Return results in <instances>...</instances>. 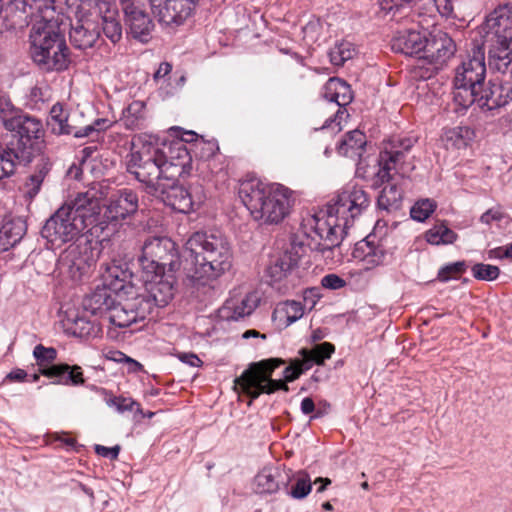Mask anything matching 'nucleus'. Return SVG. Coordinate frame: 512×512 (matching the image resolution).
<instances>
[{"label":"nucleus","mask_w":512,"mask_h":512,"mask_svg":"<svg viewBox=\"0 0 512 512\" xmlns=\"http://www.w3.org/2000/svg\"><path fill=\"white\" fill-rule=\"evenodd\" d=\"M402 201V191L396 184H391L383 188L378 197V206L383 210H395L400 207Z\"/></svg>","instance_id":"obj_43"},{"label":"nucleus","mask_w":512,"mask_h":512,"mask_svg":"<svg viewBox=\"0 0 512 512\" xmlns=\"http://www.w3.org/2000/svg\"><path fill=\"white\" fill-rule=\"evenodd\" d=\"M474 137L468 126H456L443 129L441 141L447 150L465 149Z\"/></svg>","instance_id":"obj_33"},{"label":"nucleus","mask_w":512,"mask_h":512,"mask_svg":"<svg viewBox=\"0 0 512 512\" xmlns=\"http://www.w3.org/2000/svg\"><path fill=\"white\" fill-rule=\"evenodd\" d=\"M456 46L452 38L445 32L437 31L427 38L423 56L434 69H440L455 53Z\"/></svg>","instance_id":"obj_19"},{"label":"nucleus","mask_w":512,"mask_h":512,"mask_svg":"<svg viewBox=\"0 0 512 512\" xmlns=\"http://www.w3.org/2000/svg\"><path fill=\"white\" fill-rule=\"evenodd\" d=\"M42 375L48 378H57V384L82 385L85 382L82 368L78 365H68L65 363L54 364L51 368L42 370Z\"/></svg>","instance_id":"obj_30"},{"label":"nucleus","mask_w":512,"mask_h":512,"mask_svg":"<svg viewBox=\"0 0 512 512\" xmlns=\"http://www.w3.org/2000/svg\"><path fill=\"white\" fill-rule=\"evenodd\" d=\"M145 295H124L116 299L105 320L119 328H126L146 319L156 307H162L145 292Z\"/></svg>","instance_id":"obj_9"},{"label":"nucleus","mask_w":512,"mask_h":512,"mask_svg":"<svg viewBox=\"0 0 512 512\" xmlns=\"http://www.w3.org/2000/svg\"><path fill=\"white\" fill-rule=\"evenodd\" d=\"M315 410V404L312 398L305 397L301 402V411L303 414H311Z\"/></svg>","instance_id":"obj_62"},{"label":"nucleus","mask_w":512,"mask_h":512,"mask_svg":"<svg viewBox=\"0 0 512 512\" xmlns=\"http://www.w3.org/2000/svg\"><path fill=\"white\" fill-rule=\"evenodd\" d=\"M322 286L328 289H340L345 286V281L336 274H328L322 278Z\"/></svg>","instance_id":"obj_54"},{"label":"nucleus","mask_w":512,"mask_h":512,"mask_svg":"<svg viewBox=\"0 0 512 512\" xmlns=\"http://www.w3.org/2000/svg\"><path fill=\"white\" fill-rule=\"evenodd\" d=\"M133 273L129 263L123 260L113 259L103 265L102 279L105 286L120 295H134L136 292L131 282Z\"/></svg>","instance_id":"obj_16"},{"label":"nucleus","mask_w":512,"mask_h":512,"mask_svg":"<svg viewBox=\"0 0 512 512\" xmlns=\"http://www.w3.org/2000/svg\"><path fill=\"white\" fill-rule=\"evenodd\" d=\"M126 169L144 185L145 191L159 199L173 210L190 213L205 200L203 188L178 185L177 179L189 175L192 169L191 156L181 142L160 152L150 144L133 143L126 157Z\"/></svg>","instance_id":"obj_1"},{"label":"nucleus","mask_w":512,"mask_h":512,"mask_svg":"<svg viewBox=\"0 0 512 512\" xmlns=\"http://www.w3.org/2000/svg\"><path fill=\"white\" fill-rule=\"evenodd\" d=\"M151 11L158 22L166 27L183 25L195 12L199 0H149Z\"/></svg>","instance_id":"obj_13"},{"label":"nucleus","mask_w":512,"mask_h":512,"mask_svg":"<svg viewBox=\"0 0 512 512\" xmlns=\"http://www.w3.org/2000/svg\"><path fill=\"white\" fill-rule=\"evenodd\" d=\"M26 229L22 218L5 216L0 223V252L15 246L26 233Z\"/></svg>","instance_id":"obj_29"},{"label":"nucleus","mask_w":512,"mask_h":512,"mask_svg":"<svg viewBox=\"0 0 512 512\" xmlns=\"http://www.w3.org/2000/svg\"><path fill=\"white\" fill-rule=\"evenodd\" d=\"M15 120L13 128L7 129L16 133L8 145L16 152L25 149L29 154V162H31L34 155L40 150L39 140L44 133L42 123L37 118L22 112Z\"/></svg>","instance_id":"obj_11"},{"label":"nucleus","mask_w":512,"mask_h":512,"mask_svg":"<svg viewBox=\"0 0 512 512\" xmlns=\"http://www.w3.org/2000/svg\"><path fill=\"white\" fill-rule=\"evenodd\" d=\"M177 357L181 362L191 367H200L203 364L202 360L194 353H179Z\"/></svg>","instance_id":"obj_57"},{"label":"nucleus","mask_w":512,"mask_h":512,"mask_svg":"<svg viewBox=\"0 0 512 512\" xmlns=\"http://www.w3.org/2000/svg\"><path fill=\"white\" fill-rule=\"evenodd\" d=\"M242 337L244 339H248L250 337H260L263 340L266 339V335L259 333L257 330H247L242 334Z\"/></svg>","instance_id":"obj_64"},{"label":"nucleus","mask_w":512,"mask_h":512,"mask_svg":"<svg viewBox=\"0 0 512 512\" xmlns=\"http://www.w3.org/2000/svg\"><path fill=\"white\" fill-rule=\"evenodd\" d=\"M95 451L98 455H100L102 457H108L110 459H117L119 452H120V447L119 446L106 447V446H102V445H96Z\"/></svg>","instance_id":"obj_56"},{"label":"nucleus","mask_w":512,"mask_h":512,"mask_svg":"<svg viewBox=\"0 0 512 512\" xmlns=\"http://www.w3.org/2000/svg\"><path fill=\"white\" fill-rule=\"evenodd\" d=\"M27 377V372L23 369L16 368L9 372L6 379L13 382H22Z\"/></svg>","instance_id":"obj_60"},{"label":"nucleus","mask_w":512,"mask_h":512,"mask_svg":"<svg viewBox=\"0 0 512 512\" xmlns=\"http://www.w3.org/2000/svg\"><path fill=\"white\" fill-rule=\"evenodd\" d=\"M49 6L54 5V0L47 1ZM42 9V0H0V13L3 21L11 26L19 24L28 15Z\"/></svg>","instance_id":"obj_23"},{"label":"nucleus","mask_w":512,"mask_h":512,"mask_svg":"<svg viewBox=\"0 0 512 512\" xmlns=\"http://www.w3.org/2000/svg\"><path fill=\"white\" fill-rule=\"evenodd\" d=\"M99 392L104 395V401L107 406L115 408L118 413H125L127 411H135L138 414H143V410L138 402L131 397L123 395L114 396L112 393L104 388H100Z\"/></svg>","instance_id":"obj_40"},{"label":"nucleus","mask_w":512,"mask_h":512,"mask_svg":"<svg viewBox=\"0 0 512 512\" xmlns=\"http://www.w3.org/2000/svg\"><path fill=\"white\" fill-rule=\"evenodd\" d=\"M121 121L126 129H142L146 121V104L143 101H132L122 112Z\"/></svg>","instance_id":"obj_35"},{"label":"nucleus","mask_w":512,"mask_h":512,"mask_svg":"<svg viewBox=\"0 0 512 512\" xmlns=\"http://www.w3.org/2000/svg\"><path fill=\"white\" fill-rule=\"evenodd\" d=\"M370 203L371 199L362 187L348 184L327 204L326 210L303 217L302 231L313 237L314 247L330 251L340 244L347 230Z\"/></svg>","instance_id":"obj_2"},{"label":"nucleus","mask_w":512,"mask_h":512,"mask_svg":"<svg viewBox=\"0 0 512 512\" xmlns=\"http://www.w3.org/2000/svg\"><path fill=\"white\" fill-rule=\"evenodd\" d=\"M512 29V3L497 5L487 16L479 30Z\"/></svg>","instance_id":"obj_32"},{"label":"nucleus","mask_w":512,"mask_h":512,"mask_svg":"<svg viewBox=\"0 0 512 512\" xmlns=\"http://www.w3.org/2000/svg\"><path fill=\"white\" fill-rule=\"evenodd\" d=\"M486 76L485 52L479 45H474L472 55L466 59L455 70L454 82L457 85H469L470 87L481 88Z\"/></svg>","instance_id":"obj_15"},{"label":"nucleus","mask_w":512,"mask_h":512,"mask_svg":"<svg viewBox=\"0 0 512 512\" xmlns=\"http://www.w3.org/2000/svg\"><path fill=\"white\" fill-rule=\"evenodd\" d=\"M282 364H284V360L280 358H270L252 363L235 379V386L254 400L261 394H272L277 390L287 392L289 390L287 382L298 379L302 373L310 369V362L301 356L300 359L292 360L290 365L284 369L283 380H273L274 370Z\"/></svg>","instance_id":"obj_7"},{"label":"nucleus","mask_w":512,"mask_h":512,"mask_svg":"<svg viewBox=\"0 0 512 512\" xmlns=\"http://www.w3.org/2000/svg\"><path fill=\"white\" fill-rule=\"evenodd\" d=\"M426 45L425 31H419L414 27L396 32L391 41V47L395 52L410 56L423 52Z\"/></svg>","instance_id":"obj_26"},{"label":"nucleus","mask_w":512,"mask_h":512,"mask_svg":"<svg viewBox=\"0 0 512 512\" xmlns=\"http://www.w3.org/2000/svg\"><path fill=\"white\" fill-rule=\"evenodd\" d=\"M366 145V137L363 132L359 130H352L348 132L345 138L338 146V153L350 157H360Z\"/></svg>","instance_id":"obj_36"},{"label":"nucleus","mask_w":512,"mask_h":512,"mask_svg":"<svg viewBox=\"0 0 512 512\" xmlns=\"http://www.w3.org/2000/svg\"><path fill=\"white\" fill-rule=\"evenodd\" d=\"M197 138V134L193 131H185L180 135V139L174 140L168 144H163L162 148L158 147L157 145H153L152 143H149L153 148L156 150L163 152L166 151L170 146L176 144L177 142H181L183 147L187 150L185 143L193 142Z\"/></svg>","instance_id":"obj_53"},{"label":"nucleus","mask_w":512,"mask_h":512,"mask_svg":"<svg viewBox=\"0 0 512 512\" xmlns=\"http://www.w3.org/2000/svg\"><path fill=\"white\" fill-rule=\"evenodd\" d=\"M323 97L332 105L337 107L333 118H328L322 129L331 128L332 131H341V123L349 117L345 108L353 99L350 86L343 80L330 78L323 87Z\"/></svg>","instance_id":"obj_14"},{"label":"nucleus","mask_w":512,"mask_h":512,"mask_svg":"<svg viewBox=\"0 0 512 512\" xmlns=\"http://www.w3.org/2000/svg\"><path fill=\"white\" fill-rule=\"evenodd\" d=\"M425 240L431 245H448L457 239V234L445 222H437L424 234Z\"/></svg>","instance_id":"obj_39"},{"label":"nucleus","mask_w":512,"mask_h":512,"mask_svg":"<svg viewBox=\"0 0 512 512\" xmlns=\"http://www.w3.org/2000/svg\"><path fill=\"white\" fill-rule=\"evenodd\" d=\"M335 347L329 342H323L315 345L311 350L301 349L300 356L310 362V369L314 364H322L326 359H329L334 353Z\"/></svg>","instance_id":"obj_42"},{"label":"nucleus","mask_w":512,"mask_h":512,"mask_svg":"<svg viewBox=\"0 0 512 512\" xmlns=\"http://www.w3.org/2000/svg\"><path fill=\"white\" fill-rule=\"evenodd\" d=\"M116 355L117 357H115L114 360L128 364L129 372L136 373L143 369V366L138 361L126 356L124 353L116 352Z\"/></svg>","instance_id":"obj_55"},{"label":"nucleus","mask_w":512,"mask_h":512,"mask_svg":"<svg viewBox=\"0 0 512 512\" xmlns=\"http://www.w3.org/2000/svg\"><path fill=\"white\" fill-rule=\"evenodd\" d=\"M70 41L75 48H91L99 38V31L94 21L85 12L77 10L75 20L71 23Z\"/></svg>","instance_id":"obj_22"},{"label":"nucleus","mask_w":512,"mask_h":512,"mask_svg":"<svg viewBox=\"0 0 512 512\" xmlns=\"http://www.w3.org/2000/svg\"><path fill=\"white\" fill-rule=\"evenodd\" d=\"M239 197L254 221L261 225H277L291 213L294 193L278 183L247 179L240 183Z\"/></svg>","instance_id":"obj_6"},{"label":"nucleus","mask_w":512,"mask_h":512,"mask_svg":"<svg viewBox=\"0 0 512 512\" xmlns=\"http://www.w3.org/2000/svg\"><path fill=\"white\" fill-rule=\"evenodd\" d=\"M512 100V88L508 83L490 80L486 87L481 86L478 95V107L493 110Z\"/></svg>","instance_id":"obj_24"},{"label":"nucleus","mask_w":512,"mask_h":512,"mask_svg":"<svg viewBox=\"0 0 512 512\" xmlns=\"http://www.w3.org/2000/svg\"><path fill=\"white\" fill-rule=\"evenodd\" d=\"M508 216L502 211L501 208L495 207L487 210L480 217V221L486 225H500L502 222L507 221Z\"/></svg>","instance_id":"obj_52"},{"label":"nucleus","mask_w":512,"mask_h":512,"mask_svg":"<svg viewBox=\"0 0 512 512\" xmlns=\"http://www.w3.org/2000/svg\"><path fill=\"white\" fill-rule=\"evenodd\" d=\"M482 48L487 49L489 65L505 73L512 63V29L479 30Z\"/></svg>","instance_id":"obj_10"},{"label":"nucleus","mask_w":512,"mask_h":512,"mask_svg":"<svg viewBox=\"0 0 512 512\" xmlns=\"http://www.w3.org/2000/svg\"><path fill=\"white\" fill-rule=\"evenodd\" d=\"M356 53L355 46L346 40L339 41L330 49V62L335 66H342L353 58Z\"/></svg>","instance_id":"obj_44"},{"label":"nucleus","mask_w":512,"mask_h":512,"mask_svg":"<svg viewBox=\"0 0 512 512\" xmlns=\"http://www.w3.org/2000/svg\"><path fill=\"white\" fill-rule=\"evenodd\" d=\"M471 271L476 279L482 281H493L500 274V270L497 266L483 263L475 264Z\"/></svg>","instance_id":"obj_50"},{"label":"nucleus","mask_w":512,"mask_h":512,"mask_svg":"<svg viewBox=\"0 0 512 512\" xmlns=\"http://www.w3.org/2000/svg\"><path fill=\"white\" fill-rule=\"evenodd\" d=\"M280 471L276 468L265 467L254 478V489L260 494H272L279 490L278 478Z\"/></svg>","instance_id":"obj_38"},{"label":"nucleus","mask_w":512,"mask_h":512,"mask_svg":"<svg viewBox=\"0 0 512 512\" xmlns=\"http://www.w3.org/2000/svg\"><path fill=\"white\" fill-rule=\"evenodd\" d=\"M138 209L137 194L128 189L120 190L115 194L106 207L104 214L101 213V219L105 220L108 226L115 230L111 232V236L117 232L118 220L125 219L127 216L134 214Z\"/></svg>","instance_id":"obj_17"},{"label":"nucleus","mask_w":512,"mask_h":512,"mask_svg":"<svg viewBox=\"0 0 512 512\" xmlns=\"http://www.w3.org/2000/svg\"><path fill=\"white\" fill-rule=\"evenodd\" d=\"M115 229L101 219L100 201L90 192L79 193L61 206L45 223L41 234L53 246L61 247L89 234L100 242L109 240Z\"/></svg>","instance_id":"obj_3"},{"label":"nucleus","mask_w":512,"mask_h":512,"mask_svg":"<svg viewBox=\"0 0 512 512\" xmlns=\"http://www.w3.org/2000/svg\"><path fill=\"white\" fill-rule=\"evenodd\" d=\"M68 113L64 110L60 103H56L50 110L49 125L54 134L69 135L73 134L77 138L86 137L93 131H102L110 127L111 122L107 119H97L92 125H88L83 129L75 130L68 123Z\"/></svg>","instance_id":"obj_18"},{"label":"nucleus","mask_w":512,"mask_h":512,"mask_svg":"<svg viewBox=\"0 0 512 512\" xmlns=\"http://www.w3.org/2000/svg\"><path fill=\"white\" fill-rule=\"evenodd\" d=\"M29 163V154L24 149L15 151L8 144L5 148L0 149V180L11 176L17 165H26Z\"/></svg>","instance_id":"obj_34"},{"label":"nucleus","mask_w":512,"mask_h":512,"mask_svg":"<svg viewBox=\"0 0 512 512\" xmlns=\"http://www.w3.org/2000/svg\"><path fill=\"white\" fill-rule=\"evenodd\" d=\"M438 12L443 16H449L453 12L452 0H432Z\"/></svg>","instance_id":"obj_58"},{"label":"nucleus","mask_w":512,"mask_h":512,"mask_svg":"<svg viewBox=\"0 0 512 512\" xmlns=\"http://www.w3.org/2000/svg\"><path fill=\"white\" fill-rule=\"evenodd\" d=\"M20 112L21 110L14 106L8 96L0 95V122L5 129L13 128V123Z\"/></svg>","instance_id":"obj_45"},{"label":"nucleus","mask_w":512,"mask_h":512,"mask_svg":"<svg viewBox=\"0 0 512 512\" xmlns=\"http://www.w3.org/2000/svg\"><path fill=\"white\" fill-rule=\"evenodd\" d=\"M437 204L434 200L425 198L414 203L410 209V216L413 220L424 222L435 211Z\"/></svg>","instance_id":"obj_47"},{"label":"nucleus","mask_w":512,"mask_h":512,"mask_svg":"<svg viewBox=\"0 0 512 512\" xmlns=\"http://www.w3.org/2000/svg\"><path fill=\"white\" fill-rule=\"evenodd\" d=\"M124 13L132 37L147 42L154 26L150 17L135 5L125 6Z\"/></svg>","instance_id":"obj_28"},{"label":"nucleus","mask_w":512,"mask_h":512,"mask_svg":"<svg viewBox=\"0 0 512 512\" xmlns=\"http://www.w3.org/2000/svg\"><path fill=\"white\" fill-rule=\"evenodd\" d=\"M352 255L363 263L365 270H372L387 263L388 252L375 236L369 235L355 244Z\"/></svg>","instance_id":"obj_20"},{"label":"nucleus","mask_w":512,"mask_h":512,"mask_svg":"<svg viewBox=\"0 0 512 512\" xmlns=\"http://www.w3.org/2000/svg\"><path fill=\"white\" fill-rule=\"evenodd\" d=\"M61 322L65 331L76 337L97 336L100 332L99 324L80 314L76 309H66Z\"/></svg>","instance_id":"obj_27"},{"label":"nucleus","mask_w":512,"mask_h":512,"mask_svg":"<svg viewBox=\"0 0 512 512\" xmlns=\"http://www.w3.org/2000/svg\"><path fill=\"white\" fill-rule=\"evenodd\" d=\"M33 356L39 366V374L42 375V370L45 368H51L52 363L57 358V351L53 347H45L42 344H38L34 347Z\"/></svg>","instance_id":"obj_46"},{"label":"nucleus","mask_w":512,"mask_h":512,"mask_svg":"<svg viewBox=\"0 0 512 512\" xmlns=\"http://www.w3.org/2000/svg\"><path fill=\"white\" fill-rule=\"evenodd\" d=\"M260 302L257 292L235 294L226 300L219 310V316L223 320L236 321L252 314Z\"/></svg>","instance_id":"obj_21"},{"label":"nucleus","mask_w":512,"mask_h":512,"mask_svg":"<svg viewBox=\"0 0 512 512\" xmlns=\"http://www.w3.org/2000/svg\"><path fill=\"white\" fill-rule=\"evenodd\" d=\"M102 29L105 36L112 43H117L122 38V27L118 19L116 9L106 8L102 16Z\"/></svg>","instance_id":"obj_41"},{"label":"nucleus","mask_w":512,"mask_h":512,"mask_svg":"<svg viewBox=\"0 0 512 512\" xmlns=\"http://www.w3.org/2000/svg\"><path fill=\"white\" fill-rule=\"evenodd\" d=\"M116 299H122V297L103 285L88 294L83 299L82 305L85 312L105 320Z\"/></svg>","instance_id":"obj_25"},{"label":"nucleus","mask_w":512,"mask_h":512,"mask_svg":"<svg viewBox=\"0 0 512 512\" xmlns=\"http://www.w3.org/2000/svg\"><path fill=\"white\" fill-rule=\"evenodd\" d=\"M314 483H321V485L317 488V492L321 493L326 489L328 485L331 484V480L329 478L319 477L315 480Z\"/></svg>","instance_id":"obj_63"},{"label":"nucleus","mask_w":512,"mask_h":512,"mask_svg":"<svg viewBox=\"0 0 512 512\" xmlns=\"http://www.w3.org/2000/svg\"><path fill=\"white\" fill-rule=\"evenodd\" d=\"M172 70L171 64L168 62H162L158 69L155 71L153 77L155 81H159L163 78H165Z\"/></svg>","instance_id":"obj_59"},{"label":"nucleus","mask_w":512,"mask_h":512,"mask_svg":"<svg viewBox=\"0 0 512 512\" xmlns=\"http://www.w3.org/2000/svg\"><path fill=\"white\" fill-rule=\"evenodd\" d=\"M479 88L470 87L469 85H457L454 82L453 105L457 113H463L472 104L478 106Z\"/></svg>","instance_id":"obj_37"},{"label":"nucleus","mask_w":512,"mask_h":512,"mask_svg":"<svg viewBox=\"0 0 512 512\" xmlns=\"http://www.w3.org/2000/svg\"><path fill=\"white\" fill-rule=\"evenodd\" d=\"M45 176L46 173L43 170H39L32 174L24 183L23 194L29 202L39 193Z\"/></svg>","instance_id":"obj_49"},{"label":"nucleus","mask_w":512,"mask_h":512,"mask_svg":"<svg viewBox=\"0 0 512 512\" xmlns=\"http://www.w3.org/2000/svg\"><path fill=\"white\" fill-rule=\"evenodd\" d=\"M406 154L395 145L386 147L380 152L376 164L365 171V177L372 182V186L378 188L392 179L393 174L404 175V158Z\"/></svg>","instance_id":"obj_12"},{"label":"nucleus","mask_w":512,"mask_h":512,"mask_svg":"<svg viewBox=\"0 0 512 512\" xmlns=\"http://www.w3.org/2000/svg\"><path fill=\"white\" fill-rule=\"evenodd\" d=\"M145 292L157 304L167 306L176 291V271L180 260L175 243L165 237L147 239L139 257Z\"/></svg>","instance_id":"obj_4"},{"label":"nucleus","mask_w":512,"mask_h":512,"mask_svg":"<svg viewBox=\"0 0 512 512\" xmlns=\"http://www.w3.org/2000/svg\"><path fill=\"white\" fill-rule=\"evenodd\" d=\"M183 272L193 284H205L232 267V249L219 232H196L185 244Z\"/></svg>","instance_id":"obj_5"},{"label":"nucleus","mask_w":512,"mask_h":512,"mask_svg":"<svg viewBox=\"0 0 512 512\" xmlns=\"http://www.w3.org/2000/svg\"><path fill=\"white\" fill-rule=\"evenodd\" d=\"M490 257H497V258H502V257H507V258H512V243L507 245L506 247H499L495 250H492L490 251Z\"/></svg>","instance_id":"obj_61"},{"label":"nucleus","mask_w":512,"mask_h":512,"mask_svg":"<svg viewBox=\"0 0 512 512\" xmlns=\"http://www.w3.org/2000/svg\"><path fill=\"white\" fill-rule=\"evenodd\" d=\"M286 476L287 481L284 483V487L287 495L293 499L301 500L310 494L312 482L310 475L306 471L299 470L293 472L289 469Z\"/></svg>","instance_id":"obj_31"},{"label":"nucleus","mask_w":512,"mask_h":512,"mask_svg":"<svg viewBox=\"0 0 512 512\" xmlns=\"http://www.w3.org/2000/svg\"><path fill=\"white\" fill-rule=\"evenodd\" d=\"M466 270V263L458 261L442 267L438 272V279L442 282H447L451 279L457 278Z\"/></svg>","instance_id":"obj_51"},{"label":"nucleus","mask_w":512,"mask_h":512,"mask_svg":"<svg viewBox=\"0 0 512 512\" xmlns=\"http://www.w3.org/2000/svg\"><path fill=\"white\" fill-rule=\"evenodd\" d=\"M313 237L305 235L302 231V224L299 231L294 234L287 247L282 253L275 256L266 269V276L269 278L270 284L277 283L284 279L287 274L297 266L301 257H303L308 250L319 251L324 253L326 250L323 247H314Z\"/></svg>","instance_id":"obj_8"},{"label":"nucleus","mask_w":512,"mask_h":512,"mask_svg":"<svg viewBox=\"0 0 512 512\" xmlns=\"http://www.w3.org/2000/svg\"><path fill=\"white\" fill-rule=\"evenodd\" d=\"M276 313H281L286 318V325H291L304 315V307L301 302L295 300H288L276 310Z\"/></svg>","instance_id":"obj_48"}]
</instances>
